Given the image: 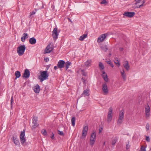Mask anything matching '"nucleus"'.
I'll use <instances>...</instances> for the list:
<instances>
[{"label": "nucleus", "mask_w": 151, "mask_h": 151, "mask_svg": "<svg viewBox=\"0 0 151 151\" xmlns=\"http://www.w3.org/2000/svg\"><path fill=\"white\" fill-rule=\"evenodd\" d=\"M40 75L38 78L40 80V82H42L44 80L48 79L49 76V74L47 70H41L40 72Z\"/></svg>", "instance_id": "obj_1"}, {"label": "nucleus", "mask_w": 151, "mask_h": 151, "mask_svg": "<svg viewBox=\"0 0 151 151\" xmlns=\"http://www.w3.org/2000/svg\"><path fill=\"white\" fill-rule=\"evenodd\" d=\"M96 133L94 131L91 134L90 138L89 144L90 145L92 146H93L96 141Z\"/></svg>", "instance_id": "obj_2"}, {"label": "nucleus", "mask_w": 151, "mask_h": 151, "mask_svg": "<svg viewBox=\"0 0 151 151\" xmlns=\"http://www.w3.org/2000/svg\"><path fill=\"white\" fill-rule=\"evenodd\" d=\"M26 48L25 46L24 45H21L17 47V53L19 56H21L24 54Z\"/></svg>", "instance_id": "obj_3"}, {"label": "nucleus", "mask_w": 151, "mask_h": 151, "mask_svg": "<svg viewBox=\"0 0 151 151\" xmlns=\"http://www.w3.org/2000/svg\"><path fill=\"white\" fill-rule=\"evenodd\" d=\"M124 111H120L119 114V118L117 122L118 125H120L123 122L124 118Z\"/></svg>", "instance_id": "obj_4"}, {"label": "nucleus", "mask_w": 151, "mask_h": 151, "mask_svg": "<svg viewBox=\"0 0 151 151\" xmlns=\"http://www.w3.org/2000/svg\"><path fill=\"white\" fill-rule=\"evenodd\" d=\"M25 130L24 129L21 132L20 136V141L22 145H23L26 141V139L24 137L25 136Z\"/></svg>", "instance_id": "obj_5"}, {"label": "nucleus", "mask_w": 151, "mask_h": 151, "mask_svg": "<svg viewBox=\"0 0 151 151\" xmlns=\"http://www.w3.org/2000/svg\"><path fill=\"white\" fill-rule=\"evenodd\" d=\"M58 29L57 27H55L54 29L52 34L54 40H55L58 38Z\"/></svg>", "instance_id": "obj_6"}, {"label": "nucleus", "mask_w": 151, "mask_h": 151, "mask_svg": "<svg viewBox=\"0 0 151 151\" xmlns=\"http://www.w3.org/2000/svg\"><path fill=\"white\" fill-rule=\"evenodd\" d=\"M112 111L113 109L112 108H109L108 114L107 121L108 122H110L111 121L112 117Z\"/></svg>", "instance_id": "obj_7"}, {"label": "nucleus", "mask_w": 151, "mask_h": 151, "mask_svg": "<svg viewBox=\"0 0 151 151\" xmlns=\"http://www.w3.org/2000/svg\"><path fill=\"white\" fill-rule=\"evenodd\" d=\"M102 90L105 95L109 93L107 84L106 83H104L102 85Z\"/></svg>", "instance_id": "obj_8"}, {"label": "nucleus", "mask_w": 151, "mask_h": 151, "mask_svg": "<svg viewBox=\"0 0 151 151\" xmlns=\"http://www.w3.org/2000/svg\"><path fill=\"white\" fill-rule=\"evenodd\" d=\"M37 118L35 116H33V118L32 119L33 122H32V129L33 128H35L37 127L38 126V124L37 123Z\"/></svg>", "instance_id": "obj_9"}, {"label": "nucleus", "mask_w": 151, "mask_h": 151, "mask_svg": "<svg viewBox=\"0 0 151 151\" xmlns=\"http://www.w3.org/2000/svg\"><path fill=\"white\" fill-rule=\"evenodd\" d=\"M135 14V13L134 12H126L124 13L123 15L128 17L131 18L133 17Z\"/></svg>", "instance_id": "obj_10"}, {"label": "nucleus", "mask_w": 151, "mask_h": 151, "mask_svg": "<svg viewBox=\"0 0 151 151\" xmlns=\"http://www.w3.org/2000/svg\"><path fill=\"white\" fill-rule=\"evenodd\" d=\"M65 64V62L64 60H60L58 62L57 66L60 68H62L64 67Z\"/></svg>", "instance_id": "obj_11"}, {"label": "nucleus", "mask_w": 151, "mask_h": 151, "mask_svg": "<svg viewBox=\"0 0 151 151\" xmlns=\"http://www.w3.org/2000/svg\"><path fill=\"white\" fill-rule=\"evenodd\" d=\"M30 73L29 70L28 69H26L24 70V73L22 75V77L26 78H28L30 76Z\"/></svg>", "instance_id": "obj_12"}, {"label": "nucleus", "mask_w": 151, "mask_h": 151, "mask_svg": "<svg viewBox=\"0 0 151 151\" xmlns=\"http://www.w3.org/2000/svg\"><path fill=\"white\" fill-rule=\"evenodd\" d=\"M106 35H107L106 34L101 35L99 37H98L97 40V42H100L103 41L106 37Z\"/></svg>", "instance_id": "obj_13"}, {"label": "nucleus", "mask_w": 151, "mask_h": 151, "mask_svg": "<svg viewBox=\"0 0 151 151\" xmlns=\"http://www.w3.org/2000/svg\"><path fill=\"white\" fill-rule=\"evenodd\" d=\"M53 48L50 45H48L45 50V54L49 53L52 50Z\"/></svg>", "instance_id": "obj_14"}, {"label": "nucleus", "mask_w": 151, "mask_h": 151, "mask_svg": "<svg viewBox=\"0 0 151 151\" xmlns=\"http://www.w3.org/2000/svg\"><path fill=\"white\" fill-rule=\"evenodd\" d=\"M123 65L127 70L128 71L129 70L130 66L129 63L127 61H125L123 63Z\"/></svg>", "instance_id": "obj_15"}, {"label": "nucleus", "mask_w": 151, "mask_h": 151, "mask_svg": "<svg viewBox=\"0 0 151 151\" xmlns=\"http://www.w3.org/2000/svg\"><path fill=\"white\" fill-rule=\"evenodd\" d=\"M12 139L13 140L14 143L16 145H19V140L16 136L13 137Z\"/></svg>", "instance_id": "obj_16"}, {"label": "nucleus", "mask_w": 151, "mask_h": 151, "mask_svg": "<svg viewBox=\"0 0 151 151\" xmlns=\"http://www.w3.org/2000/svg\"><path fill=\"white\" fill-rule=\"evenodd\" d=\"M89 90L88 89H86L84 90L83 92L82 95H83L84 96H88L89 95Z\"/></svg>", "instance_id": "obj_17"}, {"label": "nucleus", "mask_w": 151, "mask_h": 151, "mask_svg": "<svg viewBox=\"0 0 151 151\" xmlns=\"http://www.w3.org/2000/svg\"><path fill=\"white\" fill-rule=\"evenodd\" d=\"M91 60L90 59H88L86 62H85L84 64L86 67H89L91 65Z\"/></svg>", "instance_id": "obj_18"}, {"label": "nucleus", "mask_w": 151, "mask_h": 151, "mask_svg": "<svg viewBox=\"0 0 151 151\" xmlns=\"http://www.w3.org/2000/svg\"><path fill=\"white\" fill-rule=\"evenodd\" d=\"M34 90L36 93H38L40 91V87L38 84H37L34 87Z\"/></svg>", "instance_id": "obj_19"}, {"label": "nucleus", "mask_w": 151, "mask_h": 151, "mask_svg": "<svg viewBox=\"0 0 151 151\" xmlns=\"http://www.w3.org/2000/svg\"><path fill=\"white\" fill-rule=\"evenodd\" d=\"M145 112L146 116H149L150 111V107L148 105L145 106Z\"/></svg>", "instance_id": "obj_20"}, {"label": "nucleus", "mask_w": 151, "mask_h": 151, "mask_svg": "<svg viewBox=\"0 0 151 151\" xmlns=\"http://www.w3.org/2000/svg\"><path fill=\"white\" fill-rule=\"evenodd\" d=\"M28 37V34L26 33H24L23 34V36L21 38V40L22 42H24L25 40Z\"/></svg>", "instance_id": "obj_21"}, {"label": "nucleus", "mask_w": 151, "mask_h": 151, "mask_svg": "<svg viewBox=\"0 0 151 151\" xmlns=\"http://www.w3.org/2000/svg\"><path fill=\"white\" fill-rule=\"evenodd\" d=\"M29 41L30 43L32 45L35 44L36 42V39L34 37L31 38L29 39Z\"/></svg>", "instance_id": "obj_22"}, {"label": "nucleus", "mask_w": 151, "mask_h": 151, "mask_svg": "<svg viewBox=\"0 0 151 151\" xmlns=\"http://www.w3.org/2000/svg\"><path fill=\"white\" fill-rule=\"evenodd\" d=\"M139 1H135L136 2V3L132 5V7L134 9H136V8H139V4L138 5V4L140 3V1L138 0Z\"/></svg>", "instance_id": "obj_23"}, {"label": "nucleus", "mask_w": 151, "mask_h": 151, "mask_svg": "<svg viewBox=\"0 0 151 151\" xmlns=\"http://www.w3.org/2000/svg\"><path fill=\"white\" fill-rule=\"evenodd\" d=\"M71 63L69 61L66 62L65 63V70H67L69 68L70 65H71Z\"/></svg>", "instance_id": "obj_24"}, {"label": "nucleus", "mask_w": 151, "mask_h": 151, "mask_svg": "<svg viewBox=\"0 0 151 151\" xmlns=\"http://www.w3.org/2000/svg\"><path fill=\"white\" fill-rule=\"evenodd\" d=\"M87 34H84L82 35L79 38V40L81 41H83L84 39L87 37Z\"/></svg>", "instance_id": "obj_25"}, {"label": "nucleus", "mask_w": 151, "mask_h": 151, "mask_svg": "<svg viewBox=\"0 0 151 151\" xmlns=\"http://www.w3.org/2000/svg\"><path fill=\"white\" fill-rule=\"evenodd\" d=\"M101 48L102 50L105 52H106L108 49L107 46L106 45H102L101 46Z\"/></svg>", "instance_id": "obj_26"}, {"label": "nucleus", "mask_w": 151, "mask_h": 151, "mask_svg": "<svg viewBox=\"0 0 151 151\" xmlns=\"http://www.w3.org/2000/svg\"><path fill=\"white\" fill-rule=\"evenodd\" d=\"M117 139V138L116 137L114 138H112L111 140V144L112 145H115V144H116V142Z\"/></svg>", "instance_id": "obj_27"}, {"label": "nucleus", "mask_w": 151, "mask_h": 151, "mask_svg": "<svg viewBox=\"0 0 151 151\" xmlns=\"http://www.w3.org/2000/svg\"><path fill=\"white\" fill-rule=\"evenodd\" d=\"M106 63L109 64L111 67L113 68L114 66V65L111 62V60L109 59V60H108V59H106Z\"/></svg>", "instance_id": "obj_28"}, {"label": "nucleus", "mask_w": 151, "mask_h": 151, "mask_svg": "<svg viewBox=\"0 0 151 151\" xmlns=\"http://www.w3.org/2000/svg\"><path fill=\"white\" fill-rule=\"evenodd\" d=\"M88 129V127L87 126H84L82 132H86L87 133Z\"/></svg>", "instance_id": "obj_29"}, {"label": "nucleus", "mask_w": 151, "mask_h": 151, "mask_svg": "<svg viewBox=\"0 0 151 151\" xmlns=\"http://www.w3.org/2000/svg\"><path fill=\"white\" fill-rule=\"evenodd\" d=\"M15 75L16 77L15 79L19 78L21 76L20 72L18 71H16L15 72Z\"/></svg>", "instance_id": "obj_30"}, {"label": "nucleus", "mask_w": 151, "mask_h": 151, "mask_svg": "<svg viewBox=\"0 0 151 151\" xmlns=\"http://www.w3.org/2000/svg\"><path fill=\"white\" fill-rule=\"evenodd\" d=\"M76 119L74 117H72L71 119V123L72 124L73 126H74L75 125V122Z\"/></svg>", "instance_id": "obj_31"}, {"label": "nucleus", "mask_w": 151, "mask_h": 151, "mask_svg": "<svg viewBox=\"0 0 151 151\" xmlns=\"http://www.w3.org/2000/svg\"><path fill=\"white\" fill-rule=\"evenodd\" d=\"M99 66L100 68V70H103L104 68V65L101 62L99 63Z\"/></svg>", "instance_id": "obj_32"}, {"label": "nucleus", "mask_w": 151, "mask_h": 151, "mask_svg": "<svg viewBox=\"0 0 151 151\" xmlns=\"http://www.w3.org/2000/svg\"><path fill=\"white\" fill-rule=\"evenodd\" d=\"M87 134V133H86V132H82L81 138L82 139L85 138L86 137Z\"/></svg>", "instance_id": "obj_33"}, {"label": "nucleus", "mask_w": 151, "mask_h": 151, "mask_svg": "<svg viewBox=\"0 0 151 151\" xmlns=\"http://www.w3.org/2000/svg\"><path fill=\"white\" fill-rule=\"evenodd\" d=\"M145 2L146 1L145 0H144L142 2H141V3H142V4H139V8H140L141 6H145V5L144 4L145 3Z\"/></svg>", "instance_id": "obj_34"}, {"label": "nucleus", "mask_w": 151, "mask_h": 151, "mask_svg": "<svg viewBox=\"0 0 151 151\" xmlns=\"http://www.w3.org/2000/svg\"><path fill=\"white\" fill-rule=\"evenodd\" d=\"M41 132L44 135H46L47 134V132L45 129H43L41 131Z\"/></svg>", "instance_id": "obj_35"}, {"label": "nucleus", "mask_w": 151, "mask_h": 151, "mask_svg": "<svg viewBox=\"0 0 151 151\" xmlns=\"http://www.w3.org/2000/svg\"><path fill=\"white\" fill-rule=\"evenodd\" d=\"M13 97L12 96L11 98V109H12V106H13Z\"/></svg>", "instance_id": "obj_36"}, {"label": "nucleus", "mask_w": 151, "mask_h": 151, "mask_svg": "<svg viewBox=\"0 0 151 151\" xmlns=\"http://www.w3.org/2000/svg\"><path fill=\"white\" fill-rule=\"evenodd\" d=\"M145 147L142 146H141L140 150L139 151H146Z\"/></svg>", "instance_id": "obj_37"}, {"label": "nucleus", "mask_w": 151, "mask_h": 151, "mask_svg": "<svg viewBox=\"0 0 151 151\" xmlns=\"http://www.w3.org/2000/svg\"><path fill=\"white\" fill-rule=\"evenodd\" d=\"M103 78L105 82H107L108 81V78L107 75H106L105 76H104Z\"/></svg>", "instance_id": "obj_38"}, {"label": "nucleus", "mask_w": 151, "mask_h": 151, "mask_svg": "<svg viewBox=\"0 0 151 151\" xmlns=\"http://www.w3.org/2000/svg\"><path fill=\"white\" fill-rule=\"evenodd\" d=\"M103 78L105 82H107L108 81V78L107 75H106L105 76H104Z\"/></svg>", "instance_id": "obj_39"}, {"label": "nucleus", "mask_w": 151, "mask_h": 151, "mask_svg": "<svg viewBox=\"0 0 151 151\" xmlns=\"http://www.w3.org/2000/svg\"><path fill=\"white\" fill-rule=\"evenodd\" d=\"M58 133L60 135H62L63 136H64V134L63 131H60L59 130H58Z\"/></svg>", "instance_id": "obj_40"}, {"label": "nucleus", "mask_w": 151, "mask_h": 151, "mask_svg": "<svg viewBox=\"0 0 151 151\" xmlns=\"http://www.w3.org/2000/svg\"><path fill=\"white\" fill-rule=\"evenodd\" d=\"M115 63L116 64L118 67L120 65L119 62L118 60H116V61L115 62Z\"/></svg>", "instance_id": "obj_41"}, {"label": "nucleus", "mask_w": 151, "mask_h": 151, "mask_svg": "<svg viewBox=\"0 0 151 151\" xmlns=\"http://www.w3.org/2000/svg\"><path fill=\"white\" fill-rule=\"evenodd\" d=\"M107 2L106 1V0H103L100 3V4H106V3H107Z\"/></svg>", "instance_id": "obj_42"}, {"label": "nucleus", "mask_w": 151, "mask_h": 151, "mask_svg": "<svg viewBox=\"0 0 151 151\" xmlns=\"http://www.w3.org/2000/svg\"><path fill=\"white\" fill-rule=\"evenodd\" d=\"M106 75H107V74L105 73L104 71H103L102 72V75L103 78L104 76H105Z\"/></svg>", "instance_id": "obj_43"}, {"label": "nucleus", "mask_w": 151, "mask_h": 151, "mask_svg": "<svg viewBox=\"0 0 151 151\" xmlns=\"http://www.w3.org/2000/svg\"><path fill=\"white\" fill-rule=\"evenodd\" d=\"M122 78L124 81L126 80V76L125 74L122 75Z\"/></svg>", "instance_id": "obj_44"}, {"label": "nucleus", "mask_w": 151, "mask_h": 151, "mask_svg": "<svg viewBox=\"0 0 151 151\" xmlns=\"http://www.w3.org/2000/svg\"><path fill=\"white\" fill-rule=\"evenodd\" d=\"M35 14V12L34 11H32L30 13V15L29 16V17H30L32 15H33Z\"/></svg>", "instance_id": "obj_45"}, {"label": "nucleus", "mask_w": 151, "mask_h": 151, "mask_svg": "<svg viewBox=\"0 0 151 151\" xmlns=\"http://www.w3.org/2000/svg\"><path fill=\"white\" fill-rule=\"evenodd\" d=\"M130 147V145L129 144V142H128V143H127L126 145V149H128Z\"/></svg>", "instance_id": "obj_46"}, {"label": "nucleus", "mask_w": 151, "mask_h": 151, "mask_svg": "<svg viewBox=\"0 0 151 151\" xmlns=\"http://www.w3.org/2000/svg\"><path fill=\"white\" fill-rule=\"evenodd\" d=\"M146 141L148 142H149L150 141V138L149 137L147 136L146 137Z\"/></svg>", "instance_id": "obj_47"}, {"label": "nucleus", "mask_w": 151, "mask_h": 151, "mask_svg": "<svg viewBox=\"0 0 151 151\" xmlns=\"http://www.w3.org/2000/svg\"><path fill=\"white\" fill-rule=\"evenodd\" d=\"M149 124L147 123V124L146 125V128L147 130H149Z\"/></svg>", "instance_id": "obj_48"}, {"label": "nucleus", "mask_w": 151, "mask_h": 151, "mask_svg": "<svg viewBox=\"0 0 151 151\" xmlns=\"http://www.w3.org/2000/svg\"><path fill=\"white\" fill-rule=\"evenodd\" d=\"M81 71H82V72H83V76H86L87 75V73H86L83 72V71H84L83 70H82Z\"/></svg>", "instance_id": "obj_49"}, {"label": "nucleus", "mask_w": 151, "mask_h": 151, "mask_svg": "<svg viewBox=\"0 0 151 151\" xmlns=\"http://www.w3.org/2000/svg\"><path fill=\"white\" fill-rule=\"evenodd\" d=\"M52 135L51 136V138L53 139H54V134L52 132Z\"/></svg>", "instance_id": "obj_50"}, {"label": "nucleus", "mask_w": 151, "mask_h": 151, "mask_svg": "<svg viewBox=\"0 0 151 151\" xmlns=\"http://www.w3.org/2000/svg\"><path fill=\"white\" fill-rule=\"evenodd\" d=\"M121 71V75H124L125 74H124V73H125L124 70V69H123L122 71Z\"/></svg>", "instance_id": "obj_51"}, {"label": "nucleus", "mask_w": 151, "mask_h": 151, "mask_svg": "<svg viewBox=\"0 0 151 151\" xmlns=\"http://www.w3.org/2000/svg\"><path fill=\"white\" fill-rule=\"evenodd\" d=\"M82 80L83 83L84 84H86V82H85V81L84 79H83V78H82Z\"/></svg>", "instance_id": "obj_52"}, {"label": "nucleus", "mask_w": 151, "mask_h": 151, "mask_svg": "<svg viewBox=\"0 0 151 151\" xmlns=\"http://www.w3.org/2000/svg\"><path fill=\"white\" fill-rule=\"evenodd\" d=\"M45 61H46V62H47L49 61V59L48 58H45L44 59Z\"/></svg>", "instance_id": "obj_53"}, {"label": "nucleus", "mask_w": 151, "mask_h": 151, "mask_svg": "<svg viewBox=\"0 0 151 151\" xmlns=\"http://www.w3.org/2000/svg\"><path fill=\"white\" fill-rule=\"evenodd\" d=\"M102 130V128H101L99 129V133H100L101 132Z\"/></svg>", "instance_id": "obj_54"}, {"label": "nucleus", "mask_w": 151, "mask_h": 151, "mask_svg": "<svg viewBox=\"0 0 151 151\" xmlns=\"http://www.w3.org/2000/svg\"><path fill=\"white\" fill-rule=\"evenodd\" d=\"M124 49L123 48V47H120L119 48V50L120 51H123V50Z\"/></svg>", "instance_id": "obj_55"}, {"label": "nucleus", "mask_w": 151, "mask_h": 151, "mask_svg": "<svg viewBox=\"0 0 151 151\" xmlns=\"http://www.w3.org/2000/svg\"><path fill=\"white\" fill-rule=\"evenodd\" d=\"M57 66H55L54 67V69L56 70L57 69Z\"/></svg>", "instance_id": "obj_56"}, {"label": "nucleus", "mask_w": 151, "mask_h": 151, "mask_svg": "<svg viewBox=\"0 0 151 151\" xmlns=\"http://www.w3.org/2000/svg\"><path fill=\"white\" fill-rule=\"evenodd\" d=\"M105 142H104V143H103V146H104L105 145Z\"/></svg>", "instance_id": "obj_57"}, {"label": "nucleus", "mask_w": 151, "mask_h": 151, "mask_svg": "<svg viewBox=\"0 0 151 151\" xmlns=\"http://www.w3.org/2000/svg\"><path fill=\"white\" fill-rule=\"evenodd\" d=\"M68 19L70 22H72L71 20H70V18H68Z\"/></svg>", "instance_id": "obj_58"}, {"label": "nucleus", "mask_w": 151, "mask_h": 151, "mask_svg": "<svg viewBox=\"0 0 151 151\" xmlns=\"http://www.w3.org/2000/svg\"><path fill=\"white\" fill-rule=\"evenodd\" d=\"M142 4V3H141V4Z\"/></svg>", "instance_id": "obj_59"}]
</instances>
